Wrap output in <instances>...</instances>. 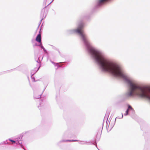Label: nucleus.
<instances>
[{
	"label": "nucleus",
	"instance_id": "1",
	"mask_svg": "<svg viewBox=\"0 0 150 150\" xmlns=\"http://www.w3.org/2000/svg\"><path fill=\"white\" fill-rule=\"evenodd\" d=\"M90 51L103 71L108 72L115 76L124 78H126V75L119 65L109 61L96 50L92 48Z\"/></svg>",
	"mask_w": 150,
	"mask_h": 150
},
{
	"label": "nucleus",
	"instance_id": "2",
	"mask_svg": "<svg viewBox=\"0 0 150 150\" xmlns=\"http://www.w3.org/2000/svg\"><path fill=\"white\" fill-rule=\"evenodd\" d=\"M129 83L130 91L127 94V96L130 97L136 95L141 97L146 98L150 100V96L148 94V93L150 92V86L141 87L130 81Z\"/></svg>",
	"mask_w": 150,
	"mask_h": 150
},
{
	"label": "nucleus",
	"instance_id": "3",
	"mask_svg": "<svg viewBox=\"0 0 150 150\" xmlns=\"http://www.w3.org/2000/svg\"><path fill=\"white\" fill-rule=\"evenodd\" d=\"M83 27L84 23H79L78 28L76 29L75 31L80 35L83 40H85V35L83 33Z\"/></svg>",
	"mask_w": 150,
	"mask_h": 150
},
{
	"label": "nucleus",
	"instance_id": "4",
	"mask_svg": "<svg viewBox=\"0 0 150 150\" xmlns=\"http://www.w3.org/2000/svg\"><path fill=\"white\" fill-rule=\"evenodd\" d=\"M36 40L39 43L41 42V35L40 34L38 35L36 38Z\"/></svg>",
	"mask_w": 150,
	"mask_h": 150
},
{
	"label": "nucleus",
	"instance_id": "5",
	"mask_svg": "<svg viewBox=\"0 0 150 150\" xmlns=\"http://www.w3.org/2000/svg\"><path fill=\"white\" fill-rule=\"evenodd\" d=\"M9 140L11 141V142H12L13 143H15L16 142L15 141H14L12 139H9Z\"/></svg>",
	"mask_w": 150,
	"mask_h": 150
},
{
	"label": "nucleus",
	"instance_id": "6",
	"mask_svg": "<svg viewBox=\"0 0 150 150\" xmlns=\"http://www.w3.org/2000/svg\"><path fill=\"white\" fill-rule=\"evenodd\" d=\"M128 111H129L128 109H127L126 112V114H125V115H127L128 114Z\"/></svg>",
	"mask_w": 150,
	"mask_h": 150
},
{
	"label": "nucleus",
	"instance_id": "7",
	"mask_svg": "<svg viewBox=\"0 0 150 150\" xmlns=\"http://www.w3.org/2000/svg\"><path fill=\"white\" fill-rule=\"evenodd\" d=\"M132 109V108L131 107V106L129 105L128 106V110H129V109Z\"/></svg>",
	"mask_w": 150,
	"mask_h": 150
},
{
	"label": "nucleus",
	"instance_id": "8",
	"mask_svg": "<svg viewBox=\"0 0 150 150\" xmlns=\"http://www.w3.org/2000/svg\"><path fill=\"white\" fill-rule=\"evenodd\" d=\"M35 96V98H40L41 97V96H39L38 97H37L36 96Z\"/></svg>",
	"mask_w": 150,
	"mask_h": 150
},
{
	"label": "nucleus",
	"instance_id": "9",
	"mask_svg": "<svg viewBox=\"0 0 150 150\" xmlns=\"http://www.w3.org/2000/svg\"><path fill=\"white\" fill-rule=\"evenodd\" d=\"M76 141V140H73V141H70V140H69L68 141Z\"/></svg>",
	"mask_w": 150,
	"mask_h": 150
}]
</instances>
